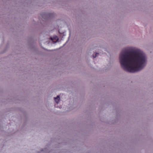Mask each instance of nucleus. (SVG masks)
<instances>
[{
    "label": "nucleus",
    "instance_id": "1",
    "mask_svg": "<svg viewBox=\"0 0 153 153\" xmlns=\"http://www.w3.org/2000/svg\"><path fill=\"white\" fill-rule=\"evenodd\" d=\"M119 61L122 68L129 72H135L141 70L146 61L145 55L138 51L129 52L123 50L119 56Z\"/></svg>",
    "mask_w": 153,
    "mask_h": 153
},
{
    "label": "nucleus",
    "instance_id": "2",
    "mask_svg": "<svg viewBox=\"0 0 153 153\" xmlns=\"http://www.w3.org/2000/svg\"><path fill=\"white\" fill-rule=\"evenodd\" d=\"M55 101L57 103H58L60 100V97L59 96H57L56 97H54Z\"/></svg>",
    "mask_w": 153,
    "mask_h": 153
},
{
    "label": "nucleus",
    "instance_id": "3",
    "mask_svg": "<svg viewBox=\"0 0 153 153\" xmlns=\"http://www.w3.org/2000/svg\"><path fill=\"white\" fill-rule=\"evenodd\" d=\"M99 53H96L95 54V55H94V54H93V57L94 58H96V56H97V55Z\"/></svg>",
    "mask_w": 153,
    "mask_h": 153
},
{
    "label": "nucleus",
    "instance_id": "4",
    "mask_svg": "<svg viewBox=\"0 0 153 153\" xmlns=\"http://www.w3.org/2000/svg\"><path fill=\"white\" fill-rule=\"evenodd\" d=\"M55 39L58 40V38L56 36L55 37Z\"/></svg>",
    "mask_w": 153,
    "mask_h": 153
},
{
    "label": "nucleus",
    "instance_id": "5",
    "mask_svg": "<svg viewBox=\"0 0 153 153\" xmlns=\"http://www.w3.org/2000/svg\"><path fill=\"white\" fill-rule=\"evenodd\" d=\"M51 39L52 40H53V38L51 37Z\"/></svg>",
    "mask_w": 153,
    "mask_h": 153
}]
</instances>
